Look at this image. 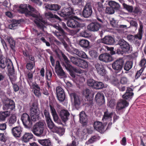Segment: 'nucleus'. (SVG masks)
Here are the masks:
<instances>
[{
	"mask_svg": "<svg viewBox=\"0 0 146 146\" xmlns=\"http://www.w3.org/2000/svg\"><path fill=\"white\" fill-rule=\"evenodd\" d=\"M115 104V100H111L108 103V105L111 108H113L114 107Z\"/></svg>",
	"mask_w": 146,
	"mask_h": 146,
	"instance_id": "obj_62",
	"label": "nucleus"
},
{
	"mask_svg": "<svg viewBox=\"0 0 146 146\" xmlns=\"http://www.w3.org/2000/svg\"><path fill=\"white\" fill-rule=\"evenodd\" d=\"M7 41L9 44L11 48L13 50H14L15 45V42L12 37L8 36L7 38Z\"/></svg>",
	"mask_w": 146,
	"mask_h": 146,
	"instance_id": "obj_38",
	"label": "nucleus"
},
{
	"mask_svg": "<svg viewBox=\"0 0 146 146\" xmlns=\"http://www.w3.org/2000/svg\"><path fill=\"white\" fill-rule=\"evenodd\" d=\"M79 115L80 123L84 125H86L87 124V119L85 112L82 111L80 113Z\"/></svg>",
	"mask_w": 146,
	"mask_h": 146,
	"instance_id": "obj_25",
	"label": "nucleus"
},
{
	"mask_svg": "<svg viewBox=\"0 0 146 146\" xmlns=\"http://www.w3.org/2000/svg\"><path fill=\"white\" fill-rule=\"evenodd\" d=\"M58 14L62 17L74 18L73 10L70 7L67 8L65 7L63 8L61 12L58 13ZM74 18L76 19H78V17H76L74 16Z\"/></svg>",
	"mask_w": 146,
	"mask_h": 146,
	"instance_id": "obj_5",
	"label": "nucleus"
},
{
	"mask_svg": "<svg viewBox=\"0 0 146 146\" xmlns=\"http://www.w3.org/2000/svg\"><path fill=\"white\" fill-rule=\"evenodd\" d=\"M77 65L83 68H87L88 66V62L80 58Z\"/></svg>",
	"mask_w": 146,
	"mask_h": 146,
	"instance_id": "obj_34",
	"label": "nucleus"
},
{
	"mask_svg": "<svg viewBox=\"0 0 146 146\" xmlns=\"http://www.w3.org/2000/svg\"><path fill=\"white\" fill-rule=\"evenodd\" d=\"M89 44V42L86 39L82 40L79 42V44L80 46L85 48H87Z\"/></svg>",
	"mask_w": 146,
	"mask_h": 146,
	"instance_id": "obj_41",
	"label": "nucleus"
},
{
	"mask_svg": "<svg viewBox=\"0 0 146 146\" xmlns=\"http://www.w3.org/2000/svg\"><path fill=\"white\" fill-rule=\"evenodd\" d=\"M33 135L31 133H25L22 137V140L25 142H27L32 139L33 137Z\"/></svg>",
	"mask_w": 146,
	"mask_h": 146,
	"instance_id": "obj_29",
	"label": "nucleus"
},
{
	"mask_svg": "<svg viewBox=\"0 0 146 146\" xmlns=\"http://www.w3.org/2000/svg\"><path fill=\"white\" fill-rule=\"evenodd\" d=\"M44 129V123L39 122L36 123L34 125L32 131L36 136H40L42 135Z\"/></svg>",
	"mask_w": 146,
	"mask_h": 146,
	"instance_id": "obj_2",
	"label": "nucleus"
},
{
	"mask_svg": "<svg viewBox=\"0 0 146 146\" xmlns=\"http://www.w3.org/2000/svg\"><path fill=\"white\" fill-rule=\"evenodd\" d=\"M64 132L65 130L64 128L56 127L53 133H56L60 136H62L64 134Z\"/></svg>",
	"mask_w": 146,
	"mask_h": 146,
	"instance_id": "obj_39",
	"label": "nucleus"
},
{
	"mask_svg": "<svg viewBox=\"0 0 146 146\" xmlns=\"http://www.w3.org/2000/svg\"><path fill=\"white\" fill-rule=\"evenodd\" d=\"M129 82V80L127 77L122 76L120 78V82L121 84H127Z\"/></svg>",
	"mask_w": 146,
	"mask_h": 146,
	"instance_id": "obj_48",
	"label": "nucleus"
},
{
	"mask_svg": "<svg viewBox=\"0 0 146 146\" xmlns=\"http://www.w3.org/2000/svg\"><path fill=\"white\" fill-rule=\"evenodd\" d=\"M45 17L47 18H52L54 17V15L51 13L46 12L45 13Z\"/></svg>",
	"mask_w": 146,
	"mask_h": 146,
	"instance_id": "obj_64",
	"label": "nucleus"
},
{
	"mask_svg": "<svg viewBox=\"0 0 146 146\" xmlns=\"http://www.w3.org/2000/svg\"><path fill=\"white\" fill-rule=\"evenodd\" d=\"M26 68L27 69L29 70H31L33 69H34L35 70V68L34 64L32 63H27L26 65Z\"/></svg>",
	"mask_w": 146,
	"mask_h": 146,
	"instance_id": "obj_53",
	"label": "nucleus"
},
{
	"mask_svg": "<svg viewBox=\"0 0 146 146\" xmlns=\"http://www.w3.org/2000/svg\"><path fill=\"white\" fill-rule=\"evenodd\" d=\"M43 113L45 117L46 121L51 119L49 113L46 110H44Z\"/></svg>",
	"mask_w": 146,
	"mask_h": 146,
	"instance_id": "obj_56",
	"label": "nucleus"
},
{
	"mask_svg": "<svg viewBox=\"0 0 146 146\" xmlns=\"http://www.w3.org/2000/svg\"><path fill=\"white\" fill-rule=\"evenodd\" d=\"M11 113L9 111L0 112V121H5L6 118L10 115Z\"/></svg>",
	"mask_w": 146,
	"mask_h": 146,
	"instance_id": "obj_27",
	"label": "nucleus"
},
{
	"mask_svg": "<svg viewBox=\"0 0 146 146\" xmlns=\"http://www.w3.org/2000/svg\"><path fill=\"white\" fill-rule=\"evenodd\" d=\"M74 52L76 54L80 57L84 58H87V55L85 52L82 50H79L77 49H75L74 50Z\"/></svg>",
	"mask_w": 146,
	"mask_h": 146,
	"instance_id": "obj_33",
	"label": "nucleus"
},
{
	"mask_svg": "<svg viewBox=\"0 0 146 146\" xmlns=\"http://www.w3.org/2000/svg\"><path fill=\"white\" fill-rule=\"evenodd\" d=\"M57 97L60 101H63L65 98V94L63 89L60 86H58L56 88Z\"/></svg>",
	"mask_w": 146,
	"mask_h": 146,
	"instance_id": "obj_20",
	"label": "nucleus"
},
{
	"mask_svg": "<svg viewBox=\"0 0 146 146\" xmlns=\"http://www.w3.org/2000/svg\"><path fill=\"white\" fill-rule=\"evenodd\" d=\"M136 35H135V36L133 35H129L127 36V39L130 40V41H133L134 40H135V38H138L139 39V38L136 37Z\"/></svg>",
	"mask_w": 146,
	"mask_h": 146,
	"instance_id": "obj_60",
	"label": "nucleus"
},
{
	"mask_svg": "<svg viewBox=\"0 0 146 146\" xmlns=\"http://www.w3.org/2000/svg\"><path fill=\"white\" fill-rule=\"evenodd\" d=\"M139 65L144 68L146 66V60L144 58H142L140 61Z\"/></svg>",
	"mask_w": 146,
	"mask_h": 146,
	"instance_id": "obj_58",
	"label": "nucleus"
},
{
	"mask_svg": "<svg viewBox=\"0 0 146 146\" xmlns=\"http://www.w3.org/2000/svg\"><path fill=\"white\" fill-rule=\"evenodd\" d=\"M15 103L13 101L9 100L4 104L3 109L4 110H13L15 108Z\"/></svg>",
	"mask_w": 146,
	"mask_h": 146,
	"instance_id": "obj_18",
	"label": "nucleus"
},
{
	"mask_svg": "<svg viewBox=\"0 0 146 146\" xmlns=\"http://www.w3.org/2000/svg\"><path fill=\"white\" fill-rule=\"evenodd\" d=\"M55 71L57 75L60 78H64L67 77L66 74L61 67L59 61H58L56 62Z\"/></svg>",
	"mask_w": 146,
	"mask_h": 146,
	"instance_id": "obj_8",
	"label": "nucleus"
},
{
	"mask_svg": "<svg viewBox=\"0 0 146 146\" xmlns=\"http://www.w3.org/2000/svg\"><path fill=\"white\" fill-rule=\"evenodd\" d=\"M123 6L124 8L126 9L128 11L130 12L133 11V8L132 6L127 5L125 3H123Z\"/></svg>",
	"mask_w": 146,
	"mask_h": 146,
	"instance_id": "obj_51",
	"label": "nucleus"
},
{
	"mask_svg": "<svg viewBox=\"0 0 146 146\" xmlns=\"http://www.w3.org/2000/svg\"><path fill=\"white\" fill-rule=\"evenodd\" d=\"M118 44L121 49L124 51V52H128L130 51V47L129 44L123 39H121Z\"/></svg>",
	"mask_w": 146,
	"mask_h": 146,
	"instance_id": "obj_17",
	"label": "nucleus"
},
{
	"mask_svg": "<svg viewBox=\"0 0 146 146\" xmlns=\"http://www.w3.org/2000/svg\"><path fill=\"white\" fill-rule=\"evenodd\" d=\"M9 73V77L10 79L12 82L15 81L16 79V74L14 73V69L13 67V71L12 72L11 71H8Z\"/></svg>",
	"mask_w": 146,
	"mask_h": 146,
	"instance_id": "obj_46",
	"label": "nucleus"
},
{
	"mask_svg": "<svg viewBox=\"0 0 146 146\" xmlns=\"http://www.w3.org/2000/svg\"><path fill=\"white\" fill-rule=\"evenodd\" d=\"M91 92L90 90L88 89L84 90L83 92V94L86 98H88L90 95L91 94Z\"/></svg>",
	"mask_w": 146,
	"mask_h": 146,
	"instance_id": "obj_52",
	"label": "nucleus"
},
{
	"mask_svg": "<svg viewBox=\"0 0 146 146\" xmlns=\"http://www.w3.org/2000/svg\"><path fill=\"white\" fill-rule=\"evenodd\" d=\"M94 127L95 129L100 133L103 132L105 131V129L102 123L99 121L94 122Z\"/></svg>",
	"mask_w": 146,
	"mask_h": 146,
	"instance_id": "obj_23",
	"label": "nucleus"
},
{
	"mask_svg": "<svg viewBox=\"0 0 146 146\" xmlns=\"http://www.w3.org/2000/svg\"><path fill=\"white\" fill-rule=\"evenodd\" d=\"M27 5L26 4H21L19 6V12L21 13H24L27 16H32V19L37 27L43 31L44 27V25L46 22L43 20L42 17L37 11L31 6L28 5V7L30 11L27 9Z\"/></svg>",
	"mask_w": 146,
	"mask_h": 146,
	"instance_id": "obj_1",
	"label": "nucleus"
},
{
	"mask_svg": "<svg viewBox=\"0 0 146 146\" xmlns=\"http://www.w3.org/2000/svg\"><path fill=\"white\" fill-rule=\"evenodd\" d=\"M128 103L125 100H121L117 103L116 108V111L118 113H120L119 111L124 108L127 107Z\"/></svg>",
	"mask_w": 146,
	"mask_h": 146,
	"instance_id": "obj_13",
	"label": "nucleus"
},
{
	"mask_svg": "<svg viewBox=\"0 0 146 146\" xmlns=\"http://www.w3.org/2000/svg\"><path fill=\"white\" fill-rule=\"evenodd\" d=\"M143 26L142 23L140 22L139 23V29L138 33L136 35V37L139 38V39H141L142 37V34L143 32Z\"/></svg>",
	"mask_w": 146,
	"mask_h": 146,
	"instance_id": "obj_43",
	"label": "nucleus"
},
{
	"mask_svg": "<svg viewBox=\"0 0 146 146\" xmlns=\"http://www.w3.org/2000/svg\"><path fill=\"white\" fill-rule=\"evenodd\" d=\"M95 98L96 102L98 103L102 104L105 102L104 97L102 93L98 92L95 96Z\"/></svg>",
	"mask_w": 146,
	"mask_h": 146,
	"instance_id": "obj_24",
	"label": "nucleus"
},
{
	"mask_svg": "<svg viewBox=\"0 0 146 146\" xmlns=\"http://www.w3.org/2000/svg\"><path fill=\"white\" fill-rule=\"evenodd\" d=\"M100 25L99 23H92L89 24L87 26V29L88 30L95 32L98 31L100 27Z\"/></svg>",
	"mask_w": 146,
	"mask_h": 146,
	"instance_id": "obj_22",
	"label": "nucleus"
},
{
	"mask_svg": "<svg viewBox=\"0 0 146 146\" xmlns=\"http://www.w3.org/2000/svg\"><path fill=\"white\" fill-rule=\"evenodd\" d=\"M89 54L92 58H96L98 55L97 51L95 50H90L89 52Z\"/></svg>",
	"mask_w": 146,
	"mask_h": 146,
	"instance_id": "obj_50",
	"label": "nucleus"
},
{
	"mask_svg": "<svg viewBox=\"0 0 146 146\" xmlns=\"http://www.w3.org/2000/svg\"><path fill=\"white\" fill-rule=\"evenodd\" d=\"M46 121L48 127L52 132H53L57 126L54 124L51 119Z\"/></svg>",
	"mask_w": 146,
	"mask_h": 146,
	"instance_id": "obj_31",
	"label": "nucleus"
},
{
	"mask_svg": "<svg viewBox=\"0 0 146 146\" xmlns=\"http://www.w3.org/2000/svg\"><path fill=\"white\" fill-rule=\"evenodd\" d=\"M100 138V137L97 135L94 136L92 137L88 141L86 142L85 146H87L88 145H89L94 141L99 140Z\"/></svg>",
	"mask_w": 146,
	"mask_h": 146,
	"instance_id": "obj_36",
	"label": "nucleus"
},
{
	"mask_svg": "<svg viewBox=\"0 0 146 146\" xmlns=\"http://www.w3.org/2000/svg\"><path fill=\"white\" fill-rule=\"evenodd\" d=\"M17 118L16 116L13 115L11 116L8 120V123L9 126H11L16 121Z\"/></svg>",
	"mask_w": 146,
	"mask_h": 146,
	"instance_id": "obj_44",
	"label": "nucleus"
},
{
	"mask_svg": "<svg viewBox=\"0 0 146 146\" xmlns=\"http://www.w3.org/2000/svg\"><path fill=\"white\" fill-rule=\"evenodd\" d=\"M29 84L31 87H33V88H36V89H40L39 86L36 84L34 83L29 82Z\"/></svg>",
	"mask_w": 146,
	"mask_h": 146,
	"instance_id": "obj_59",
	"label": "nucleus"
},
{
	"mask_svg": "<svg viewBox=\"0 0 146 146\" xmlns=\"http://www.w3.org/2000/svg\"><path fill=\"white\" fill-rule=\"evenodd\" d=\"M99 59L100 60L106 63L110 62L113 60L112 57L110 54L107 53L100 54L99 57Z\"/></svg>",
	"mask_w": 146,
	"mask_h": 146,
	"instance_id": "obj_12",
	"label": "nucleus"
},
{
	"mask_svg": "<svg viewBox=\"0 0 146 146\" xmlns=\"http://www.w3.org/2000/svg\"><path fill=\"white\" fill-rule=\"evenodd\" d=\"M59 115L62 120L65 123L69 119L70 113L67 110H63L60 111Z\"/></svg>",
	"mask_w": 146,
	"mask_h": 146,
	"instance_id": "obj_11",
	"label": "nucleus"
},
{
	"mask_svg": "<svg viewBox=\"0 0 146 146\" xmlns=\"http://www.w3.org/2000/svg\"><path fill=\"white\" fill-rule=\"evenodd\" d=\"M98 42H102L108 45H111L114 42L113 38L111 36H105L101 40H99Z\"/></svg>",
	"mask_w": 146,
	"mask_h": 146,
	"instance_id": "obj_19",
	"label": "nucleus"
},
{
	"mask_svg": "<svg viewBox=\"0 0 146 146\" xmlns=\"http://www.w3.org/2000/svg\"><path fill=\"white\" fill-rule=\"evenodd\" d=\"M62 55L64 61L62 63V65L65 67L66 70L69 71H71L73 70L75 72L79 74H81L83 72V71L82 70L73 68L70 64V62L68 60L67 57L63 54H62Z\"/></svg>",
	"mask_w": 146,
	"mask_h": 146,
	"instance_id": "obj_3",
	"label": "nucleus"
},
{
	"mask_svg": "<svg viewBox=\"0 0 146 146\" xmlns=\"http://www.w3.org/2000/svg\"><path fill=\"white\" fill-rule=\"evenodd\" d=\"M95 81L93 79H90L88 80V85L90 86L93 87L94 88Z\"/></svg>",
	"mask_w": 146,
	"mask_h": 146,
	"instance_id": "obj_57",
	"label": "nucleus"
},
{
	"mask_svg": "<svg viewBox=\"0 0 146 146\" xmlns=\"http://www.w3.org/2000/svg\"><path fill=\"white\" fill-rule=\"evenodd\" d=\"M53 27L58 30V32H56L54 33V34L57 37L61 36H63L64 35L65 33L60 26L59 24H56V25H53Z\"/></svg>",
	"mask_w": 146,
	"mask_h": 146,
	"instance_id": "obj_26",
	"label": "nucleus"
},
{
	"mask_svg": "<svg viewBox=\"0 0 146 146\" xmlns=\"http://www.w3.org/2000/svg\"><path fill=\"white\" fill-rule=\"evenodd\" d=\"M38 143L43 146H51V143L50 141L48 139H39L38 140Z\"/></svg>",
	"mask_w": 146,
	"mask_h": 146,
	"instance_id": "obj_32",
	"label": "nucleus"
},
{
	"mask_svg": "<svg viewBox=\"0 0 146 146\" xmlns=\"http://www.w3.org/2000/svg\"><path fill=\"white\" fill-rule=\"evenodd\" d=\"M123 63V59L121 58H119L112 63V68L116 72H119L122 69Z\"/></svg>",
	"mask_w": 146,
	"mask_h": 146,
	"instance_id": "obj_7",
	"label": "nucleus"
},
{
	"mask_svg": "<svg viewBox=\"0 0 146 146\" xmlns=\"http://www.w3.org/2000/svg\"><path fill=\"white\" fill-rule=\"evenodd\" d=\"M108 4L111 7L113 8L114 9H118L120 7L118 3L113 1H109Z\"/></svg>",
	"mask_w": 146,
	"mask_h": 146,
	"instance_id": "obj_42",
	"label": "nucleus"
},
{
	"mask_svg": "<svg viewBox=\"0 0 146 146\" xmlns=\"http://www.w3.org/2000/svg\"><path fill=\"white\" fill-rule=\"evenodd\" d=\"M130 88H127L125 94L123 96V98L125 100L131 99L133 95V93L131 91Z\"/></svg>",
	"mask_w": 146,
	"mask_h": 146,
	"instance_id": "obj_30",
	"label": "nucleus"
},
{
	"mask_svg": "<svg viewBox=\"0 0 146 146\" xmlns=\"http://www.w3.org/2000/svg\"><path fill=\"white\" fill-rule=\"evenodd\" d=\"M70 96L71 100L73 101L75 106H78L80 104L82 100L81 97L75 93H71Z\"/></svg>",
	"mask_w": 146,
	"mask_h": 146,
	"instance_id": "obj_15",
	"label": "nucleus"
},
{
	"mask_svg": "<svg viewBox=\"0 0 146 146\" xmlns=\"http://www.w3.org/2000/svg\"><path fill=\"white\" fill-rule=\"evenodd\" d=\"M92 12V8L90 3H86L83 11V17L85 18L89 17L91 15Z\"/></svg>",
	"mask_w": 146,
	"mask_h": 146,
	"instance_id": "obj_9",
	"label": "nucleus"
},
{
	"mask_svg": "<svg viewBox=\"0 0 146 146\" xmlns=\"http://www.w3.org/2000/svg\"><path fill=\"white\" fill-rule=\"evenodd\" d=\"M95 66L98 73L100 75L104 76L105 74V71L103 66L97 64H96Z\"/></svg>",
	"mask_w": 146,
	"mask_h": 146,
	"instance_id": "obj_28",
	"label": "nucleus"
},
{
	"mask_svg": "<svg viewBox=\"0 0 146 146\" xmlns=\"http://www.w3.org/2000/svg\"><path fill=\"white\" fill-rule=\"evenodd\" d=\"M84 0H72V3L74 5H82V3Z\"/></svg>",
	"mask_w": 146,
	"mask_h": 146,
	"instance_id": "obj_54",
	"label": "nucleus"
},
{
	"mask_svg": "<svg viewBox=\"0 0 146 146\" xmlns=\"http://www.w3.org/2000/svg\"><path fill=\"white\" fill-rule=\"evenodd\" d=\"M110 23L113 27H115L117 25V22L115 20L113 19L112 18L110 19Z\"/></svg>",
	"mask_w": 146,
	"mask_h": 146,
	"instance_id": "obj_63",
	"label": "nucleus"
},
{
	"mask_svg": "<svg viewBox=\"0 0 146 146\" xmlns=\"http://www.w3.org/2000/svg\"><path fill=\"white\" fill-rule=\"evenodd\" d=\"M132 63L130 61H127L125 64L124 67V69L126 71H129L132 68Z\"/></svg>",
	"mask_w": 146,
	"mask_h": 146,
	"instance_id": "obj_47",
	"label": "nucleus"
},
{
	"mask_svg": "<svg viewBox=\"0 0 146 146\" xmlns=\"http://www.w3.org/2000/svg\"><path fill=\"white\" fill-rule=\"evenodd\" d=\"M112 84L117 87L119 86V80L117 78H115L111 82Z\"/></svg>",
	"mask_w": 146,
	"mask_h": 146,
	"instance_id": "obj_61",
	"label": "nucleus"
},
{
	"mask_svg": "<svg viewBox=\"0 0 146 146\" xmlns=\"http://www.w3.org/2000/svg\"><path fill=\"white\" fill-rule=\"evenodd\" d=\"M19 25V21L18 20H13L12 23L9 25V28L10 29H14Z\"/></svg>",
	"mask_w": 146,
	"mask_h": 146,
	"instance_id": "obj_40",
	"label": "nucleus"
},
{
	"mask_svg": "<svg viewBox=\"0 0 146 146\" xmlns=\"http://www.w3.org/2000/svg\"><path fill=\"white\" fill-rule=\"evenodd\" d=\"M50 108L54 121L59 124H61V121L58 119V116L54 108L51 105H50Z\"/></svg>",
	"mask_w": 146,
	"mask_h": 146,
	"instance_id": "obj_21",
	"label": "nucleus"
},
{
	"mask_svg": "<svg viewBox=\"0 0 146 146\" xmlns=\"http://www.w3.org/2000/svg\"><path fill=\"white\" fill-rule=\"evenodd\" d=\"M7 66L8 71H13V65L11 61L9 60H7L4 58H1L0 59V67L4 68Z\"/></svg>",
	"mask_w": 146,
	"mask_h": 146,
	"instance_id": "obj_4",
	"label": "nucleus"
},
{
	"mask_svg": "<svg viewBox=\"0 0 146 146\" xmlns=\"http://www.w3.org/2000/svg\"><path fill=\"white\" fill-rule=\"evenodd\" d=\"M113 113L111 112H109L108 111L104 112V115L102 118V120H108L109 121L111 120V116Z\"/></svg>",
	"mask_w": 146,
	"mask_h": 146,
	"instance_id": "obj_37",
	"label": "nucleus"
},
{
	"mask_svg": "<svg viewBox=\"0 0 146 146\" xmlns=\"http://www.w3.org/2000/svg\"><path fill=\"white\" fill-rule=\"evenodd\" d=\"M94 88L97 89H100L104 87V84L101 82L95 81Z\"/></svg>",
	"mask_w": 146,
	"mask_h": 146,
	"instance_id": "obj_45",
	"label": "nucleus"
},
{
	"mask_svg": "<svg viewBox=\"0 0 146 146\" xmlns=\"http://www.w3.org/2000/svg\"><path fill=\"white\" fill-rule=\"evenodd\" d=\"M13 135L15 137H19L21 136L22 130L20 126L13 128L11 130Z\"/></svg>",
	"mask_w": 146,
	"mask_h": 146,
	"instance_id": "obj_16",
	"label": "nucleus"
},
{
	"mask_svg": "<svg viewBox=\"0 0 146 146\" xmlns=\"http://www.w3.org/2000/svg\"><path fill=\"white\" fill-rule=\"evenodd\" d=\"M21 120L24 125L26 127H30L32 124L31 120L30 119L29 116L26 113L22 114Z\"/></svg>",
	"mask_w": 146,
	"mask_h": 146,
	"instance_id": "obj_10",
	"label": "nucleus"
},
{
	"mask_svg": "<svg viewBox=\"0 0 146 146\" xmlns=\"http://www.w3.org/2000/svg\"><path fill=\"white\" fill-rule=\"evenodd\" d=\"M30 115L31 119L33 121H35L39 117V112L37 106L33 104L30 108Z\"/></svg>",
	"mask_w": 146,
	"mask_h": 146,
	"instance_id": "obj_6",
	"label": "nucleus"
},
{
	"mask_svg": "<svg viewBox=\"0 0 146 146\" xmlns=\"http://www.w3.org/2000/svg\"><path fill=\"white\" fill-rule=\"evenodd\" d=\"M45 7L50 10L54 11H57L60 8L59 6L57 4H48Z\"/></svg>",
	"mask_w": 146,
	"mask_h": 146,
	"instance_id": "obj_35",
	"label": "nucleus"
},
{
	"mask_svg": "<svg viewBox=\"0 0 146 146\" xmlns=\"http://www.w3.org/2000/svg\"><path fill=\"white\" fill-rule=\"evenodd\" d=\"M67 25L68 27L72 28L81 27L84 26V25L80 23L73 19H71L68 20L67 22Z\"/></svg>",
	"mask_w": 146,
	"mask_h": 146,
	"instance_id": "obj_14",
	"label": "nucleus"
},
{
	"mask_svg": "<svg viewBox=\"0 0 146 146\" xmlns=\"http://www.w3.org/2000/svg\"><path fill=\"white\" fill-rule=\"evenodd\" d=\"M114 10L113 8L111 7H108L106 8V13L109 14H112L114 13Z\"/></svg>",
	"mask_w": 146,
	"mask_h": 146,
	"instance_id": "obj_55",
	"label": "nucleus"
},
{
	"mask_svg": "<svg viewBox=\"0 0 146 146\" xmlns=\"http://www.w3.org/2000/svg\"><path fill=\"white\" fill-rule=\"evenodd\" d=\"M80 58H76L74 57H71L70 60L71 62L75 65L77 66Z\"/></svg>",
	"mask_w": 146,
	"mask_h": 146,
	"instance_id": "obj_49",
	"label": "nucleus"
}]
</instances>
